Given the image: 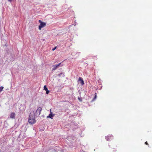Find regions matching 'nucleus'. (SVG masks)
I'll list each match as a JSON object with an SVG mask.
<instances>
[{
	"label": "nucleus",
	"instance_id": "obj_14",
	"mask_svg": "<svg viewBox=\"0 0 152 152\" xmlns=\"http://www.w3.org/2000/svg\"><path fill=\"white\" fill-rule=\"evenodd\" d=\"M39 22L40 23V24L41 23H43V22H42L41 20H39Z\"/></svg>",
	"mask_w": 152,
	"mask_h": 152
},
{
	"label": "nucleus",
	"instance_id": "obj_10",
	"mask_svg": "<svg viewBox=\"0 0 152 152\" xmlns=\"http://www.w3.org/2000/svg\"><path fill=\"white\" fill-rule=\"evenodd\" d=\"M58 75L60 77H64V74L63 73L61 72L58 74Z\"/></svg>",
	"mask_w": 152,
	"mask_h": 152
},
{
	"label": "nucleus",
	"instance_id": "obj_3",
	"mask_svg": "<svg viewBox=\"0 0 152 152\" xmlns=\"http://www.w3.org/2000/svg\"><path fill=\"white\" fill-rule=\"evenodd\" d=\"M42 110V108L40 107H39L38 108V109L36 111V113L37 114H38V115L40 114Z\"/></svg>",
	"mask_w": 152,
	"mask_h": 152
},
{
	"label": "nucleus",
	"instance_id": "obj_11",
	"mask_svg": "<svg viewBox=\"0 0 152 152\" xmlns=\"http://www.w3.org/2000/svg\"><path fill=\"white\" fill-rule=\"evenodd\" d=\"M3 88L4 87L3 86H1L0 87V93L2 91Z\"/></svg>",
	"mask_w": 152,
	"mask_h": 152
},
{
	"label": "nucleus",
	"instance_id": "obj_16",
	"mask_svg": "<svg viewBox=\"0 0 152 152\" xmlns=\"http://www.w3.org/2000/svg\"><path fill=\"white\" fill-rule=\"evenodd\" d=\"M9 1L11 2L12 0H8Z\"/></svg>",
	"mask_w": 152,
	"mask_h": 152
},
{
	"label": "nucleus",
	"instance_id": "obj_8",
	"mask_svg": "<svg viewBox=\"0 0 152 152\" xmlns=\"http://www.w3.org/2000/svg\"><path fill=\"white\" fill-rule=\"evenodd\" d=\"M54 115V114H53L50 111V113L49 115L47 116V118H50L51 119Z\"/></svg>",
	"mask_w": 152,
	"mask_h": 152
},
{
	"label": "nucleus",
	"instance_id": "obj_12",
	"mask_svg": "<svg viewBox=\"0 0 152 152\" xmlns=\"http://www.w3.org/2000/svg\"><path fill=\"white\" fill-rule=\"evenodd\" d=\"M95 94H96L95 96L94 97V99L92 100V101H94L95 100V99H96V93H95Z\"/></svg>",
	"mask_w": 152,
	"mask_h": 152
},
{
	"label": "nucleus",
	"instance_id": "obj_15",
	"mask_svg": "<svg viewBox=\"0 0 152 152\" xmlns=\"http://www.w3.org/2000/svg\"><path fill=\"white\" fill-rule=\"evenodd\" d=\"M145 144H146L147 145H148V144L147 143V142H146L145 143Z\"/></svg>",
	"mask_w": 152,
	"mask_h": 152
},
{
	"label": "nucleus",
	"instance_id": "obj_7",
	"mask_svg": "<svg viewBox=\"0 0 152 152\" xmlns=\"http://www.w3.org/2000/svg\"><path fill=\"white\" fill-rule=\"evenodd\" d=\"M10 118H15V113H12L10 115Z\"/></svg>",
	"mask_w": 152,
	"mask_h": 152
},
{
	"label": "nucleus",
	"instance_id": "obj_2",
	"mask_svg": "<svg viewBox=\"0 0 152 152\" xmlns=\"http://www.w3.org/2000/svg\"><path fill=\"white\" fill-rule=\"evenodd\" d=\"M46 25V23L43 22L42 23H41L40 25L39 26V29L40 30L41 29V28H43L44 26H45Z\"/></svg>",
	"mask_w": 152,
	"mask_h": 152
},
{
	"label": "nucleus",
	"instance_id": "obj_5",
	"mask_svg": "<svg viewBox=\"0 0 152 152\" xmlns=\"http://www.w3.org/2000/svg\"><path fill=\"white\" fill-rule=\"evenodd\" d=\"M78 81L80 83H81L82 85L84 84V83L83 79L81 77L79 78Z\"/></svg>",
	"mask_w": 152,
	"mask_h": 152
},
{
	"label": "nucleus",
	"instance_id": "obj_13",
	"mask_svg": "<svg viewBox=\"0 0 152 152\" xmlns=\"http://www.w3.org/2000/svg\"><path fill=\"white\" fill-rule=\"evenodd\" d=\"M56 48H57V47H55L54 48L52 49V50L53 51Z\"/></svg>",
	"mask_w": 152,
	"mask_h": 152
},
{
	"label": "nucleus",
	"instance_id": "obj_1",
	"mask_svg": "<svg viewBox=\"0 0 152 152\" xmlns=\"http://www.w3.org/2000/svg\"><path fill=\"white\" fill-rule=\"evenodd\" d=\"M28 121L29 123L31 124H34L36 122V121L35 119L34 111H32L31 112Z\"/></svg>",
	"mask_w": 152,
	"mask_h": 152
},
{
	"label": "nucleus",
	"instance_id": "obj_4",
	"mask_svg": "<svg viewBox=\"0 0 152 152\" xmlns=\"http://www.w3.org/2000/svg\"><path fill=\"white\" fill-rule=\"evenodd\" d=\"M113 136L111 135L110 136H107L105 138L107 140V141H110V139H112L113 138Z\"/></svg>",
	"mask_w": 152,
	"mask_h": 152
},
{
	"label": "nucleus",
	"instance_id": "obj_6",
	"mask_svg": "<svg viewBox=\"0 0 152 152\" xmlns=\"http://www.w3.org/2000/svg\"><path fill=\"white\" fill-rule=\"evenodd\" d=\"M61 63H60L58 64L54 65L53 66L54 68L52 70H53L56 69L60 65Z\"/></svg>",
	"mask_w": 152,
	"mask_h": 152
},
{
	"label": "nucleus",
	"instance_id": "obj_9",
	"mask_svg": "<svg viewBox=\"0 0 152 152\" xmlns=\"http://www.w3.org/2000/svg\"><path fill=\"white\" fill-rule=\"evenodd\" d=\"M44 89L46 91V94H48L49 92V91L48 90V88H47L46 85L44 86Z\"/></svg>",
	"mask_w": 152,
	"mask_h": 152
}]
</instances>
